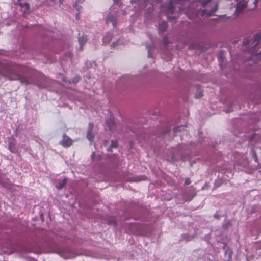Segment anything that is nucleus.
<instances>
[{
    "mask_svg": "<svg viewBox=\"0 0 261 261\" xmlns=\"http://www.w3.org/2000/svg\"><path fill=\"white\" fill-rule=\"evenodd\" d=\"M118 5V4H117ZM118 10L119 8L118 6L113 5L109 10V12L106 17V22L109 24L111 23L113 27H115L117 24L118 17Z\"/></svg>",
    "mask_w": 261,
    "mask_h": 261,
    "instance_id": "f257e3e1",
    "label": "nucleus"
},
{
    "mask_svg": "<svg viewBox=\"0 0 261 261\" xmlns=\"http://www.w3.org/2000/svg\"><path fill=\"white\" fill-rule=\"evenodd\" d=\"M218 8V4L215 3L213 8L211 9V10L208 11L207 9H196L194 11L196 12L198 15H200L201 16H206L208 17L211 16L213 13H214L217 10Z\"/></svg>",
    "mask_w": 261,
    "mask_h": 261,
    "instance_id": "f03ea898",
    "label": "nucleus"
},
{
    "mask_svg": "<svg viewBox=\"0 0 261 261\" xmlns=\"http://www.w3.org/2000/svg\"><path fill=\"white\" fill-rule=\"evenodd\" d=\"M136 12L144 9L147 5L148 0H130Z\"/></svg>",
    "mask_w": 261,
    "mask_h": 261,
    "instance_id": "7ed1b4c3",
    "label": "nucleus"
},
{
    "mask_svg": "<svg viewBox=\"0 0 261 261\" xmlns=\"http://www.w3.org/2000/svg\"><path fill=\"white\" fill-rule=\"evenodd\" d=\"M250 42H252L251 45L252 47H257L259 45V43L261 42V34H258L255 35L253 37L252 40H249L247 39H245L243 42V45H247Z\"/></svg>",
    "mask_w": 261,
    "mask_h": 261,
    "instance_id": "20e7f679",
    "label": "nucleus"
},
{
    "mask_svg": "<svg viewBox=\"0 0 261 261\" xmlns=\"http://www.w3.org/2000/svg\"><path fill=\"white\" fill-rule=\"evenodd\" d=\"M247 1L245 0H240L236 5V10L234 12V15L237 16L246 8Z\"/></svg>",
    "mask_w": 261,
    "mask_h": 261,
    "instance_id": "39448f33",
    "label": "nucleus"
},
{
    "mask_svg": "<svg viewBox=\"0 0 261 261\" xmlns=\"http://www.w3.org/2000/svg\"><path fill=\"white\" fill-rule=\"evenodd\" d=\"M59 254L65 259L73 258L76 256L70 249L61 250L59 252Z\"/></svg>",
    "mask_w": 261,
    "mask_h": 261,
    "instance_id": "423d86ee",
    "label": "nucleus"
},
{
    "mask_svg": "<svg viewBox=\"0 0 261 261\" xmlns=\"http://www.w3.org/2000/svg\"><path fill=\"white\" fill-rule=\"evenodd\" d=\"M72 142L73 141L69 137L66 135H64L63 137V139L60 142V143L63 146L65 147H68L71 145Z\"/></svg>",
    "mask_w": 261,
    "mask_h": 261,
    "instance_id": "0eeeda50",
    "label": "nucleus"
},
{
    "mask_svg": "<svg viewBox=\"0 0 261 261\" xmlns=\"http://www.w3.org/2000/svg\"><path fill=\"white\" fill-rule=\"evenodd\" d=\"M94 125L92 123H90L89 128L87 132V138L90 141H92L94 138V134L92 132Z\"/></svg>",
    "mask_w": 261,
    "mask_h": 261,
    "instance_id": "6e6552de",
    "label": "nucleus"
},
{
    "mask_svg": "<svg viewBox=\"0 0 261 261\" xmlns=\"http://www.w3.org/2000/svg\"><path fill=\"white\" fill-rule=\"evenodd\" d=\"M225 56L223 51H220L219 54V61L220 62V66L221 68L223 66V62L224 61Z\"/></svg>",
    "mask_w": 261,
    "mask_h": 261,
    "instance_id": "1a4fd4ad",
    "label": "nucleus"
},
{
    "mask_svg": "<svg viewBox=\"0 0 261 261\" xmlns=\"http://www.w3.org/2000/svg\"><path fill=\"white\" fill-rule=\"evenodd\" d=\"M87 41V38L86 36H82L79 37V42L80 45V49H82V46L84 44L85 42Z\"/></svg>",
    "mask_w": 261,
    "mask_h": 261,
    "instance_id": "9d476101",
    "label": "nucleus"
},
{
    "mask_svg": "<svg viewBox=\"0 0 261 261\" xmlns=\"http://www.w3.org/2000/svg\"><path fill=\"white\" fill-rule=\"evenodd\" d=\"M167 23L165 21L162 22L159 25V32H163L164 31L166 28H167Z\"/></svg>",
    "mask_w": 261,
    "mask_h": 261,
    "instance_id": "9b49d317",
    "label": "nucleus"
},
{
    "mask_svg": "<svg viewBox=\"0 0 261 261\" xmlns=\"http://www.w3.org/2000/svg\"><path fill=\"white\" fill-rule=\"evenodd\" d=\"M67 181V178H64L61 182L56 185L58 189H62L66 184Z\"/></svg>",
    "mask_w": 261,
    "mask_h": 261,
    "instance_id": "f8f14e48",
    "label": "nucleus"
},
{
    "mask_svg": "<svg viewBox=\"0 0 261 261\" xmlns=\"http://www.w3.org/2000/svg\"><path fill=\"white\" fill-rule=\"evenodd\" d=\"M196 3L197 4V5H198V4H201L202 6L205 7L208 4H210L211 5L212 2L211 0H207L206 1H202V0H199L198 1L196 2Z\"/></svg>",
    "mask_w": 261,
    "mask_h": 261,
    "instance_id": "ddd939ff",
    "label": "nucleus"
},
{
    "mask_svg": "<svg viewBox=\"0 0 261 261\" xmlns=\"http://www.w3.org/2000/svg\"><path fill=\"white\" fill-rule=\"evenodd\" d=\"M112 39V35L111 33H108L103 38V42L104 43H109Z\"/></svg>",
    "mask_w": 261,
    "mask_h": 261,
    "instance_id": "4468645a",
    "label": "nucleus"
},
{
    "mask_svg": "<svg viewBox=\"0 0 261 261\" xmlns=\"http://www.w3.org/2000/svg\"><path fill=\"white\" fill-rule=\"evenodd\" d=\"M117 146V141H112L111 147L108 149V150L110 151L111 148H116Z\"/></svg>",
    "mask_w": 261,
    "mask_h": 261,
    "instance_id": "2eb2a0df",
    "label": "nucleus"
},
{
    "mask_svg": "<svg viewBox=\"0 0 261 261\" xmlns=\"http://www.w3.org/2000/svg\"><path fill=\"white\" fill-rule=\"evenodd\" d=\"M119 41H117V42H113L112 45H111V46L113 47H115L117 46V45L118 44V42H119Z\"/></svg>",
    "mask_w": 261,
    "mask_h": 261,
    "instance_id": "dca6fc26",
    "label": "nucleus"
},
{
    "mask_svg": "<svg viewBox=\"0 0 261 261\" xmlns=\"http://www.w3.org/2000/svg\"><path fill=\"white\" fill-rule=\"evenodd\" d=\"M190 179L189 178L186 179V180L185 181V184L186 185H188L190 184Z\"/></svg>",
    "mask_w": 261,
    "mask_h": 261,
    "instance_id": "f3484780",
    "label": "nucleus"
},
{
    "mask_svg": "<svg viewBox=\"0 0 261 261\" xmlns=\"http://www.w3.org/2000/svg\"><path fill=\"white\" fill-rule=\"evenodd\" d=\"M21 82L22 83H25L26 84H29V83L25 81L24 78L20 79Z\"/></svg>",
    "mask_w": 261,
    "mask_h": 261,
    "instance_id": "a211bd4d",
    "label": "nucleus"
},
{
    "mask_svg": "<svg viewBox=\"0 0 261 261\" xmlns=\"http://www.w3.org/2000/svg\"><path fill=\"white\" fill-rule=\"evenodd\" d=\"M202 96V94L201 93H199L198 94L196 95V98H199Z\"/></svg>",
    "mask_w": 261,
    "mask_h": 261,
    "instance_id": "6ab92c4d",
    "label": "nucleus"
},
{
    "mask_svg": "<svg viewBox=\"0 0 261 261\" xmlns=\"http://www.w3.org/2000/svg\"><path fill=\"white\" fill-rule=\"evenodd\" d=\"M258 0H254V2H253V3H254V5H255V6H256V5H257V3H258Z\"/></svg>",
    "mask_w": 261,
    "mask_h": 261,
    "instance_id": "aec40b11",
    "label": "nucleus"
},
{
    "mask_svg": "<svg viewBox=\"0 0 261 261\" xmlns=\"http://www.w3.org/2000/svg\"><path fill=\"white\" fill-rule=\"evenodd\" d=\"M226 17V15H220V16H219V18H224V17Z\"/></svg>",
    "mask_w": 261,
    "mask_h": 261,
    "instance_id": "412c9836",
    "label": "nucleus"
},
{
    "mask_svg": "<svg viewBox=\"0 0 261 261\" xmlns=\"http://www.w3.org/2000/svg\"><path fill=\"white\" fill-rule=\"evenodd\" d=\"M148 57H152V56L151 55V54H150V50L149 49H148Z\"/></svg>",
    "mask_w": 261,
    "mask_h": 261,
    "instance_id": "4be33fe9",
    "label": "nucleus"
},
{
    "mask_svg": "<svg viewBox=\"0 0 261 261\" xmlns=\"http://www.w3.org/2000/svg\"><path fill=\"white\" fill-rule=\"evenodd\" d=\"M123 14L124 15H126V14H127V12H126V11L125 10H124L123 11Z\"/></svg>",
    "mask_w": 261,
    "mask_h": 261,
    "instance_id": "5701e85b",
    "label": "nucleus"
},
{
    "mask_svg": "<svg viewBox=\"0 0 261 261\" xmlns=\"http://www.w3.org/2000/svg\"><path fill=\"white\" fill-rule=\"evenodd\" d=\"M257 56H258V58H260V57H261V53H259V54L257 55Z\"/></svg>",
    "mask_w": 261,
    "mask_h": 261,
    "instance_id": "b1692460",
    "label": "nucleus"
},
{
    "mask_svg": "<svg viewBox=\"0 0 261 261\" xmlns=\"http://www.w3.org/2000/svg\"><path fill=\"white\" fill-rule=\"evenodd\" d=\"M64 0H59V2L60 4H63Z\"/></svg>",
    "mask_w": 261,
    "mask_h": 261,
    "instance_id": "393cba45",
    "label": "nucleus"
},
{
    "mask_svg": "<svg viewBox=\"0 0 261 261\" xmlns=\"http://www.w3.org/2000/svg\"><path fill=\"white\" fill-rule=\"evenodd\" d=\"M9 149H10V150L11 152H13V150L12 149V148L11 147H9Z\"/></svg>",
    "mask_w": 261,
    "mask_h": 261,
    "instance_id": "a878e982",
    "label": "nucleus"
},
{
    "mask_svg": "<svg viewBox=\"0 0 261 261\" xmlns=\"http://www.w3.org/2000/svg\"><path fill=\"white\" fill-rule=\"evenodd\" d=\"M164 42L165 44H166V43H167V42H166V39H165V38H164Z\"/></svg>",
    "mask_w": 261,
    "mask_h": 261,
    "instance_id": "bb28decb",
    "label": "nucleus"
},
{
    "mask_svg": "<svg viewBox=\"0 0 261 261\" xmlns=\"http://www.w3.org/2000/svg\"><path fill=\"white\" fill-rule=\"evenodd\" d=\"M25 5H26V6H27V7H29V4H26Z\"/></svg>",
    "mask_w": 261,
    "mask_h": 261,
    "instance_id": "cd10ccee",
    "label": "nucleus"
},
{
    "mask_svg": "<svg viewBox=\"0 0 261 261\" xmlns=\"http://www.w3.org/2000/svg\"><path fill=\"white\" fill-rule=\"evenodd\" d=\"M115 3L117 2V0H113Z\"/></svg>",
    "mask_w": 261,
    "mask_h": 261,
    "instance_id": "c85d7f7f",
    "label": "nucleus"
}]
</instances>
